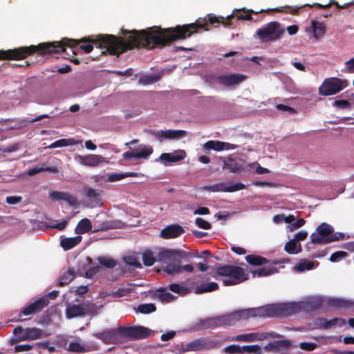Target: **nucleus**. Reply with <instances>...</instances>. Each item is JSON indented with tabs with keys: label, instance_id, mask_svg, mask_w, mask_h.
<instances>
[{
	"label": "nucleus",
	"instance_id": "nucleus-56",
	"mask_svg": "<svg viewBox=\"0 0 354 354\" xmlns=\"http://www.w3.org/2000/svg\"><path fill=\"white\" fill-rule=\"evenodd\" d=\"M306 223V221L301 218H299L297 221H294L292 225H289L288 227L290 229V231L292 232L294 230H296L297 229L302 227Z\"/></svg>",
	"mask_w": 354,
	"mask_h": 354
},
{
	"label": "nucleus",
	"instance_id": "nucleus-5",
	"mask_svg": "<svg viewBox=\"0 0 354 354\" xmlns=\"http://www.w3.org/2000/svg\"><path fill=\"white\" fill-rule=\"evenodd\" d=\"M285 32L277 21H271L256 31L258 38L264 42L279 39Z\"/></svg>",
	"mask_w": 354,
	"mask_h": 354
},
{
	"label": "nucleus",
	"instance_id": "nucleus-60",
	"mask_svg": "<svg viewBox=\"0 0 354 354\" xmlns=\"http://www.w3.org/2000/svg\"><path fill=\"white\" fill-rule=\"evenodd\" d=\"M100 268L98 266L91 267L87 270L85 276L86 278H92L95 274H96L100 271Z\"/></svg>",
	"mask_w": 354,
	"mask_h": 354
},
{
	"label": "nucleus",
	"instance_id": "nucleus-17",
	"mask_svg": "<svg viewBox=\"0 0 354 354\" xmlns=\"http://www.w3.org/2000/svg\"><path fill=\"white\" fill-rule=\"evenodd\" d=\"M292 346L291 342L288 339L277 340L268 343L265 346V350L269 352H281L285 353L290 350Z\"/></svg>",
	"mask_w": 354,
	"mask_h": 354
},
{
	"label": "nucleus",
	"instance_id": "nucleus-30",
	"mask_svg": "<svg viewBox=\"0 0 354 354\" xmlns=\"http://www.w3.org/2000/svg\"><path fill=\"white\" fill-rule=\"evenodd\" d=\"M223 168L228 169L230 172L236 173L243 169L242 165L235 158H229L227 160H223Z\"/></svg>",
	"mask_w": 354,
	"mask_h": 354
},
{
	"label": "nucleus",
	"instance_id": "nucleus-18",
	"mask_svg": "<svg viewBox=\"0 0 354 354\" xmlns=\"http://www.w3.org/2000/svg\"><path fill=\"white\" fill-rule=\"evenodd\" d=\"M237 146L229 142H221L219 140H209L203 145L204 150H214L221 151L223 150H231L236 149Z\"/></svg>",
	"mask_w": 354,
	"mask_h": 354
},
{
	"label": "nucleus",
	"instance_id": "nucleus-25",
	"mask_svg": "<svg viewBox=\"0 0 354 354\" xmlns=\"http://www.w3.org/2000/svg\"><path fill=\"white\" fill-rule=\"evenodd\" d=\"M185 151L179 150L174 153H163L160 155V158L167 162H175L182 160L185 157Z\"/></svg>",
	"mask_w": 354,
	"mask_h": 354
},
{
	"label": "nucleus",
	"instance_id": "nucleus-49",
	"mask_svg": "<svg viewBox=\"0 0 354 354\" xmlns=\"http://www.w3.org/2000/svg\"><path fill=\"white\" fill-rule=\"evenodd\" d=\"M314 267V263L313 261L301 260L297 266V270L299 271H304L306 270H311Z\"/></svg>",
	"mask_w": 354,
	"mask_h": 354
},
{
	"label": "nucleus",
	"instance_id": "nucleus-38",
	"mask_svg": "<svg viewBox=\"0 0 354 354\" xmlns=\"http://www.w3.org/2000/svg\"><path fill=\"white\" fill-rule=\"evenodd\" d=\"M311 25L313 30V36L315 38H319L324 35L325 26L322 23L313 21Z\"/></svg>",
	"mask_w": 354,
	"mask_h": 354
},
{
	"label": "nucleus",
	"instance_id": "nucleus-14",
	"mask_svg": "<svg viewBox=\"0 0 354 354\" xmlns=\"http://www.w3.org/2000/svg\"><path fill=\"white\" fill-rule=\"evenodd\" d=\"M244 310H238L231 313L218 316L220 326H231L241 319H245Z\"/></svg>",
	"mask_w": 354,
	"mask_h": 354
},
{
	"label": "nucleus",
	"instance_id": "nucleus-55",
	"mask_svg": "<svg viewBox=\"0 0 354 354\" xmlns=\"http://www.w3.org/2000/svg\"><path fill=\"white\" fill-rule=\"evenodd\" d=\"M317 347V344L314 342H301L299 344V348L304 351H311Z\"/></svg>",
	"mask_w": 354,
	"mask_h": 354
},
{
	"label": "nucleus",
	"instance_id": "nucleus-61",
	"mask_svg": "<svg viewBox=\"0 0 354 354\" xmlns=\"http://www.w3.org/2000/svg\"><path fill=\"white\" fill-rule=\"evenodd\" d=\"M32 345L24 344H19L17 345L15 347V352H22V351H28L32 348Z\"/></svg>",
	"mask_w": 354,
	"mask_h": 354
},
{
	"label": "nucleus",
	"instance_id": "nucleus-43",
	"mask_svg": "<svg viewBox=\"0 0 354 354\" xmlns=\"http://www.w3.org/2000/svg\"><path fill=\"white\" fill-rule=\"evenodd\" d=\"M143 263L146 266H151L156 262V258L153 257L152 252L145 251L142 254Z\"/></svg>",
	"mask_w": 354,
	"mask_h": 354
},
{
	"label": "nucleus",
	"instance_id": "nucleus-22",
	"mask_svg": "<svg viewBox=\"0 0 354 354\" xmlns=\"http://www.w3.org/2000/svg\"><path fill=\"white\" fill-rule=\"evenodd\" d=\"M346 324V321L342 318H333L330 320H328L326 318L320 317L316 321V325L319 328L325 330L330 329L335 326L342 327Z\"/></svg>",
	"mask_w": 354,
	"mask_h": 354
},
{
	"label": "nucleus",
	"instance_id": "nucleus-11",
	"mask_svg": "<svg viewBox=\"0 0 354 354\" xmlns=\"http://www.w3.org/2000/svg\"><path fill=\"white\" fill-rule=\"evenodd\" d=\"M245 185L241 183H236L231 185V183H221L213 185L205 186L203 190L212 192H234L243 189Z\"/></svg>",
	"mask_w": 354,
	"mask_h": 354
},
{
	"label": "nucleus",
	"instance_id": "nucleus-53",
	"mask_svg": "<svg viewBox=\"0 0 354 354\" xmlns=\"http://www.w3.org/2000/svg\"><path fill=\"white\" fill-rule=\"evenodd\" d=\"M347 253L344 251H337L333 253L330 257V261L331 262H337L340 261L342 258L346 257Z\"/></svg>",
	"mask_w": 354,
	"mask_h": 354
},
{
	"label": "nucleus",
	"instance_id": "nucleus-32",
	"mask_svg": "<svg viewBox=\"0 0 354 354\" xmlns=\"http://www.w3.org/2000/svg\"><path fill=\"white\" fill-rule=\"evenodd\" d=\"M285 251L290 254H298L302 251L301 245L293 239L288 241L284 247Z\"/></svg>",
	"mask_w": 354,
	"mask_h": 354
},
{
	"label": "nucleus",
	"instance_id": "nucleus-48",
	"mask_svg": "<svg viewBox=\"0 0 354 354\" xmlns=\"http://www.w3.org/2000/svg\"><path fill=\"white\" fill-rule=\"evenodd\" d=\"M159 78V76L154 75H145L139 79V83L144 85L151 84L157 82Z\"/></svg>",
	"mask_w": 354,
	"mask_h": 354
},
{
	"label": "nucleus",
	"instance_id": "nucleus-37",
	"mask_svg": "<svg viewBox=\"0 0 354 354\" xmlns=\"http://www.w3.org/2000/svg\"><path fill=\"white\" fill-rule=\"evenodd\" d=\"M92 225L88 218L82 219L77 224L76 232L80 234H84L91 230Z\"/></svg>",
	"mask_w": 354,
	"mask_h": 354
},
{
	"label": "nucleus",
	"instance_id": "nucleus-1",
	"mask_svg": "<svg viewBox=\"0 0 354 354\" xmlns=\"http://www.w3.org/2000/svg\"><path fill=\"white\" fill-rule=\"evenodd\" d=\"M208 24H221L225 26V17L208 15L207 17L199 18L194 23L178 25L174 28H162L153 26L145 30L129 31L122 29V33L127 36L126 40L112 35L100 37L97 39L84 37L80 40L65 39L61 41L44 42L37 46H21L7 50H0V60L24 59L28 56L37 53L39 55L56 54L66 50V46L74 47L80 43V48L86 53H91L93 45L97 48H105L111 55H120L127 50L140 46L153 49L162 48L176 40L190 37L194 33L209 30Z\"/></svg>",
	"mask_w": 354,
	"mask_h": 354
},
{
	"label": "nucleus",
	"instance_id": "nucleus-21",
	"mask_svg": "<svg viewBox=\"0 0 354 354\" xmlns=\"http://www.w3.org/2000/svg\"><path fill=\"white\" fill-rule=\"evenodd\" d=\"M140 151L139 152H130L126 151L123 153L122 156L124 160H131L132 158L147 159L153 153V149L151 147H147L144 145L139 146Z\"/></svg>",
	"mask_w": 354,
	"mask_h": 354
},
{
	"label": "nucleus",
	"instance_id": "nucleus-13",
	"mask_svg": "<svg viewBox=\"0 0 354 354\" xmlns=\"http://www.w3.org/2000/svg\"><path fill=\"white\" fill-rule=\"evenodd\" d=\"M149 133L158 139L178 140L187 136V131L184 130H149Z\"/></svg>",
	"mask_w": 354,
	"mask_h": 354
},
{
	"label": "nucleus",
	"instance_id": "nucleus-19",
	"mask_svg": "<svg viewBox=\"0 0 354 354\" xmlns=\"http://www.w3.org/2000/svg\"><path fill=\"white\" fill-rule=\"evenodd\" d=\"M185 232L183 227L177 224L167 226L160 232V236L165 239H171L179 237Z\"/></svg>",
	"mask_w": 354,
	"mask_h": 354
},
{
	"label": "nucleus",
	"instance_id": "nucleus-2",
	"mask_svg": "<svg viewBox=\"0 0 354 354\" xmlns=\"http://www.w3.org/2000/svg\"><path fill=\"white\" fill-rule=\"evenodd\" d=\"M297 304H270L257 308L243 309L245 319L250 317H272L291 315L298 312Z\"/></svg>",
	"mask_w": 354,
	"mask_h": 354
},
{
	"label": "nucleus",
	"instance_id": "nucleus-9",
	"mask_svg": "<svg viewBox=\"0 0 354 354\" xmlns=\"http://www.w3.org/2000/svg\"><path fill=\"white\" fill-rule=\"evenodd\" d=\"M216 346V344L213 341L207 340L205 338L194 339L188 343L182 344V351H208Z\"/></svg>",
	"mask_w": 354,
	"mask_h": 354
},
{
	"label": "nucleus",
	"instance_id": "nucleus-54",
	"mask_svg": "<svg viewBox=\"0 0 354 354\" xmlns=\"http://www.w3.org/2000/svg\"><path fill=\"white\" fill-rule=\"evenodd\" d=\"M333 106L341 109H346L351 107V103L346 100H338L334 102Z\"/></svg>",
	"mask_w": 354,
	"mask_h": 354
},
{
	"label": "nucleus",
	"instance_id": "nucleus-50",
	"mask_svg": "<svg viewBox=\"0 0 354 354\" xmlns=\"http://www.w3.org/2000/svg\"><path fill=\"white\" fill-rule=\"evenodd\" d=\"M68 351L81 353L84 351V346L77 341L71 342L68 345Z\"/></svg>",
	"mask_w": 354,
	"mask_h": 354
},
{
	"label": "nucleus",
	"instance_id": "nucleus-10",
	"mask_svg": "<svg viewBox=\"0 0 354 354\" xmlns=\"http://www.w3.org/2000/svg\"><path fill=\"white\" fill-rule=\"evenodd\" d=\"M94 309L93 304H84L82 305L72 304L67 306L66 315L68 319L76 317H84L90 314Z\"/></svg>",
	"mask_w": 354,
	"mask_h": 354
},
{
	"label": "nucleus",
	"instance_id": "nucleus-44",
	"mask_svg": "<svg viewBox=\"0 0 354 354\" xmlns=\"http://www.w3.org/2000/svg\"><path fill=\"white\" fill-rule=\"evenodd\" d=\"M138 310L142 314H149L156 310V307L153 304H143L138 306Z\"/></svg>",
	"mask_w": 354,
	"mask_h": 354
},
{
	"label": "nucleus",
	"instance_id": "nucleus-63",
	"mask_svg": "<svg viewBox=\"0 0 354 354\" xmlns=\"http://www.w3.org/2000/svg\"><path fill=\"white\" fill-rule=\"evenodd\" d=\"M276 107L279 111H288L290 113H296V110L294 108L288 106L283 104H279L277 105Z\"/></svg>",
	"mask_w": 354,
	"mask_h": 354
},
{
	"label": "nucleus",
	"instance_id": "nucleus-46",
	"mask_svg": "<svg viewBox=\"0 0 354 354\" xmlns=\"http://www.w3.org/2000/svg\"><path fill=\"white\" fill-rule=\"evenodd\" d=\"M98 261L101 265L107 268H113L116 266V261L111 258L105 257H99L97 258Z\"/></svg>",
	"mask_w": 354,
	"mask_h": 354
},
{
	"label": "nucleus",
	"instance_id": "nucleus-27",
	"mask_svg": "<svg viewBox=\"0 0 354 354\" xmlns=\"http://www.w3.org/2000/svg\"><path fill=\"white\" fill-rule=\"evenodd\" d=\"M82 241L81 236H76L71 238H64L61 240L60 245L65 250H69L79 244Z\"/></svg>",
	"mask_w": 354,
	"mask_h": 354
},
{
	"label": "nucleus",
	"instance_id": "nucleus-7",
	"mask_svg": "<svg viewBox=\"0 0 354 354\" xmlns=\"http://www.w3.org/2000/svg\"><path fill=\"white\" fill-rule=\"evenodd\" d=\"M158 260L166 263L169 261H179L181 259H187L193 257H200L198 252H189L181 250L162 249L157 255Z\"/></svg>",
	"mask_w": 354,
	"mask_h": 354
},
{
	"label": "nucleus",
	"instance_id": "nucleus-41",
	"mask_svg": "<svg viewBox=\"0 0 354 354\" xmlns=\"http://www.w3.org/2000/svg\"><path fill=\"white\" fill-rule=\"evenodd\" d=\"M74 144H75V142L73 140V139L62 138V139L57 140L55 141L54 142H53L50 145L49 147L50 148L62 147L73 145Z\"/></svg>",
	"mask_w": 354,
	"mask_h": 354
},
{
	"label": "nucleus",
	"instance_id": "nucleus-57",
	"mask_svg": "<svg viewBox=\"0 0 354 354\" xmlns=\"http://www.w3.org/2000/svg\"><path fill=\"white\" fill-rule=\"evenodd\" d=\"M22 199L21 196H10L6 197V201L9 205H16L21 203Z\"/></svg>",
	"mask_w": 354,
	"mask_h": 354
},
{
	"label": "nucleus",
	"instance_id": "nucleus-26",
	"mask_svg": "<svg viewBox=\"0 0 354 354\" xmlns=\"http://www.w3.org/2000/svg\"><path fill=\"white\" fill-rule=\"evenodd\" d=\"M42 330L37 328H25L24 336L21 337V340H35L41 337Z\"/></svg>",
	"mask_w": 354,
	"mask_h": 354
},
{
	"label": "nucleus",
	"instance_id": "nucleus-16",
	"mask_svg": "<svg viewBox=\"0 0 354 354\" xmlns=\"http://www.w3.org/2000/svg\"><path fill=\"white\" fill-rule=\"evenodd\" d=\"M95 337L106 344L115 343L119 337H122V332L120 330V327L100 333H96L95 334Z\"/></svg>",
	"mask_w": 354,
	"mask_h": 354
},
{
	"label": "nucleus",
	"instance_id": "nucleus-4",
	"mask_svg": "<svg viewBox=\"0 0 354 354\" xmlns=\"http://www.w3.org/2000/svg\"><path fill=\"white\" fill-rule=\"evenodd\" d=\"M342 233L334 234V228L326 223H321L310 238L313 244H326L344 239Z\"/></svg>",
	"mask_w": 354,
	"mask_h": 354
},
{
	"label": "nucleus",
	"instance_id": "nucleus-20",
	"mask_svg": "<svg viewBox=\"0 0 354 354\" xmlns=\"http://www.w3.org/2000/svg\"><path fill=\"white\" fill-rule=\"evenodd\" d=\"M246 76L242 74L234 73L229 75H220L217 77V81L218 83L225 85L226 86H230L236 85L243 80H245Z\"/></svg>",
	"mask_w": 354,
	"mask_h": 354
},
{
	"label": "nucleus",
	"instance_id": "nucleus-39",
	"mask_svg": "<svg viewBox=\"0 0 354 354\" xmlns=\"http://www.w3.org/2000/svg\"><path fill=\"white\" fill-rule=\"evenodd\" d=\"M169 289L180 295L185 296L191 292L190 289L188 287L183 286L178 283H171L169 286Z\"/></svg>",
	"mask_w": 354,
	"mask_h": 354
},
{
	"label": "nucleus",
	"instance_id": "nucleus-33",
	"mask_svg": "<svg viewBox=\"0 0 354 354\" xmlns=\"http://www.w3.org/2000/svg\"><path fill=\"white\" fill-rule=\"evenodd\" d=\"M245 259L247 263L255 266L267 264L269 262L266 258L258 255L249 254Z\"/></svg>",
	"mask_w": 354,
	"mask_h": 354
},
{
	"label": "nucleus",
	"instance_id": "nucleus-24",
	"mask_svg": "<svg viewBox=\"0 0 354 354\" xmlns=\"http://www.w3.org/2000/svg\"><path fill=\"white\" fill-rule=\"evenodd\" d=\"M266 338V335L260 333H251L247 334L238 335L232 338L233 341L238 342H255L261 341Z\"/></svg>",
	"mask_w": 354,
	"mask_h": 354
},
{
	"label": "nucleus",
	"instance_id": "nucleus-40",
	"mask_svg": "<svg viewBox=\"0 0 354 354\" xmlns=\"http://www.w3.org/2000/svg\"><path fill=\"white\" fill-rule=\"evenodd\" d=\"M165 288H160L158 291L161 292L158 295V298L162 302H171L173 301L176 297L169 292H165Z\"/></svg>",
	"mask_w": 354,
	"mask_h": 354
},
{
	"label": "nucleus",
	"instance_id": "nucleus-47",
	"mask_svg": "<svg viewBox=\"0 0 354 354\" xmlns=\"http://www.w3.org/2000/svg\"><path fill=\"white\" fill-rule=\"evenodd\" d=\"M126 264L135 268H142V264L138 261L136 257L128 256L124 258Z\"/></svg>",
	"mask_w": 354,
	"mask_h": 354
},
{
	"label": "nucleus",
	"instance_id": "nucleus-51",
	"mask_svg": "<svg viewBox=\"0 0 354 354\" xmlns=\"http://www.w3.org/2000/svg\"><path fill=\"white\" fill-rule=\"evenodd\" d=\"M223 352L230 354L241 353H242L241 346L236 344L230 345L224 348Z\"/></svg>",
	"mask_w": 354,
	"mask_h": 354
},
{
	"label": "nucleus",
	"instance_id": "nucleus-36",
	"mask_svg": "<svg viewBox=\"0 0 354 354\" xmlns=\"http://www.w3.org/2000/svg\"><path fill=\"white\" fill-rule=\"evenodd\" d=\"M75 278V270L73 268H70L67 272L59 277L58 286H64L68 284Z\"/></svg>",
	"mask_w": 354,
	"mask_h": 354
},
{
	"label": "nucleus",
	"instance_id": "nucleus-6",
	"mask_svg": "<svg viewBox=\"0 0 354 354\" xmlns=\"http://www.w3.org/2000/svg\"><path fill=\"white\" fill-rule=\"evenodd\" d=\"M348 86L346 80L338 77H328L324 80L319 88V93L323 96H329L337 94Z\"/></svg>",
	"mask_w": 354,
	"mask_h": 354
},
{
	"label": "nucleus",
	"instance_id": "nucleus-15",
	"mask_svg": "<svg viewBox=\"0 0 354 354\" xmlns=\"http://www.w3.org/2000/svg\"><path fill=\"white\" fill-rule=\"evenodd\" d=\"M75 159L83 165L88 167H97L100 163L106 162V158L97 154H88L86 156L77 155Z\"/></svg>",
	"mask_w": 354,
	"mask_h": 354
},
{
	"label": "nucleus",
	"instance_id": "nucleus-42",
	"mask_svg": "<svg viewBox=\"0 0 354 354\" xmlns=\"http://www.w3.org/2000/svg\"><path fill=\"white\" fill-rule=\"evenodd\" d=\"M168 274H179L182 272L181 266L178 263H171L166 266L164 269Z\"/></svg>",
	"mask_w": 354,
	"mask_h": 354
},
{
	"label": "nucleus",
	"instance_id": "nucleus-34",
	"mask_svg": "<svg viewBox=\"0 0 354 354\" xmlns=\"http://www.w3.org/2000/svg\"><path fill=\"white\" fill-rule=\"evenodd\" d=\"M277 269L274 266H269L268 268H260L252 272L254 277H266L277 272Z\"/></svg>",
	"mask_w": 354,
	"mask_h": 354
},
{
	"label": "nucleus",
	"instance_id": "nucleus-62",
	"mask_svg": "<svg viewBox=\"0 0 354 354\" xmlns=\"http://www.w3.org/2000/svg\"><path fill=\"white\" fill-rule=\"evenodd\" d=\"M307 236L308 232L306 231L301 230L295 234L293 239L295 240V241L299 242L305 240Z\"/></svg>",
	"mask_w": 354,
	"mask_h": 354
},
{
	"label": "nucleus",
	"instance_id": "nucleus-29",
	"mask_svg": "<svg viewBox=\"0 0 354 354\" xmlns=\"http://www.w3.org/2000/svg\"><path fill=\"white\" fill-rule=\"evenodd\" d=\"M102 192L91 187L85 188L86 196L95 205L101 204L100 193Z\"/></svg>",
	"mask_w": 354,
	"mask_h": 354
},
{
	"label": "nucleus",
	"instance_id": "nucleus-35",
	"mask_svg": "<svg viewBox=\"0 0 354 354\" xmlns=\"http://www.w3.org/2000/svg\"><path fill=\"white\" fill-rule=\"evenodd\" d=\"M203 329L214 328L220 326L218 316L201 320Z\"/></svg>",
	"mask_w": 354,
	"mask_h": 354
},
{
	"label": "nucleus",
	"instance_id": "nucleus-58",
	"mask_svg": "<svg viewBox=\"0 0 354 354\" xmlns=\"http://www.w3.org/2000/svg\"><path fill=\"white\" fill-rule=\"evenodd\" d=\"M51 168L50 167H46V168H43V167H34V168H32L28 170V174L30 176H32L37 174H39L43 171H51Z\"/></svg>",
	"mask_w": 354,
	"mask_h": 354
},
{
	"label": "nucleus",
	"instance_id": "nucleus-59",
	"mask_svg": "<svg viewBox=\"0 0 354 354\" xmlns=\"http://www.w3.org/2000/svg\"><path fill=\"white\" fill-rule=\"evenodd\" d=\"M124 178H125V175H124V173H120V174L115 173V174H112L109 176L108 181L109 182L118 181Z\"/></svg>",
	"mask_w": 354,
	"mask_h": 354
},
{
	"label": "nucleus",
	"instance_id": "nucleus-52",
	"mask_svg": "<svg viewBox=\"0 0 354 354\" xmlns=\"http://www.w3.org/2000/svg\"><path fill=\"white\" fill-rule=\"evenodd\" d=\"M195 223L198 227L204 230H209L212 227V225L210 223L207 222V221L204 220L203 218L201 217H198L196 218Z\"/></svg>",
	"mask_w": 354,
	"mask_h": 354
},
{
	"label": "nucleus",
	"instance_id": "nucleus-45",
	"mask_svg": "<svg viewBox=\"0 0 354 354\" xmlns=\"http://www.w3.org/2000/svg\"><path fill=\"white\" fill-rule=\"evenodd\" d=\"M242 353L245 351L249 353L262 354L261 347L258 344L245 345L241 346Z\"/></svg>",
	"mask_w": 354,
	"mask_h": 354
},
{
	"label": "nucleus",
	"instance_id": "nucleus-12",
	"mask_svg": "<svg viewBox=\"0 0 354 354\" xmlns=\"http://www.w3.org/2000/svg\"><path fill=\"white\" fill-rule=\"evenodd\" d=\"M48 304L49 300L47 297L39 298L25 307L19 315V317L21 318L22 315L28 316L38 313L46 307Z\"/></svg>",
	"mask_w": 354,
	"mask_h": 354
},
{
	"label": "nucleus",
	"instance_id": "nucleus-28",
	"mask_svg": "<svg viewBox=\"0 0 354 354\" xmlns=\"http://www.w3.org/2000/svg\"><path fill=\"white\" fill-rule=\"evenodd\" d=\"M219 286L216 282L203 283L200 286H198L194 290L196 294L200 295L205 292H209L217 290Z\"/></svg>",
	"mask_w": 354,
	"mask_h": 354
},
{
	"label": "nucleus",
	"instance_id": "nucleus-8",
	"mask_svg": "<svg viewBox=\"0 0 354 354\" xmlns=\"http://www.w3.org/2000/svg\"><path fill=\"white\" fill-rule=\"evenodd\" d=\"M122 337L130 339H142L150 337L153 331L143 326H120Z\"/></svg>",
	"mask_w": 354,
	"mask_h": 354
},
{
	"label": "nucleus",
	"instance_id": "nucleus-64",
	"mask_svg": "<svg viewBox=\"0 0 354 354\" xmlns=\"http://www.w3.org/2000/svg\"><path fill=\"white\" fill-rule=\"evenodd\" d=\"M24 333L25 329L21 326H17L14 328L13 334L18 337L19 341H21V337L24 336Z\"/></svg>",
	"mask_w": 354,
	"mask_h": 354
},
{
	"label": "nucleus",
	"instance_id": "nucleus-31",
	"mask_svg": "<svg viewBox=\"0 0 354 354\" xmlns=\"http://www.w3.org/2000/svg\"><path fill=\"white\" fill-rule=\"evenodd\" d=\"M329 304L337 308H350L354 306V301L342 299H331Z\"/></svg>",
	"mask_w": 354,
	"mask_h": 354
},
{
	"label": "nucleus",
	"instance_id": "nucleus-3",
	"mask_svg": "<svg viewBox=\"0 0 354 354\" xmlns=\"http://www.w3.org/2000/svg\"><path fill=\"white\" fill-rule=\"evenodd\" d=\"M216 274L229 277L223 279V283L225 286L237 285L248 279V274L242 268L234 265L218 266L216 268Z\"/></svg>",
	"mask_w": 354,
	"mask_h": 354
},
{
	"label": "nucleus",
	"instance_id": "nucleus-23",
	"mask_svg": "<svg viewBox=\"0 0 354 354\" xmlns=\"http://www.w3.org/2000/svg\"><path fill=\"white\" fill-rule=\"evenodd\" d=\"M50 198L55 201H64L71 206H76L77 198L69 193L53 191L50 193Z\"/></svg>",
	"mask_w": 354,
	"mask_h": 354
}]
</instances>
